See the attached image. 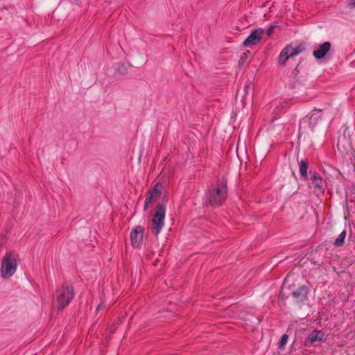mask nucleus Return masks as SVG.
Masks as SVG:
<instances>
[{"instance_id": "nucleus-8", "label": "nucleus", "mask_w": 355, "mask_h": 355, "mask_svg": "<svg viewBox=\"0 0 355 355\" xmlns=\"http://www.w3.org/2000/svg\"><path fill=\"white\" fill-rule=\"evenodd\" d=\"M326 340L324 334L320 330L312 331L304 340V346L311 347L315 342L322 343Z\"/></svg>"}, {"instance_id": "nucleus-2", "label": "nucleus", "mask_w": 355, "mask_h": 355, "mask_svg": "<svg viewBox=\"0 0 355 355\" xmlns=\"http://www.w3.org/2000/svg\"><path fill=\"white\" fill-rule=\"evenodd\" d=\"M18 254L13 251L6 253L1 259V272L3 278H10L17 270Z\"/></svg>"}, {"instance_id": "nucleus-6", "label": "nucleus", "mask_w": 355, "mask_h": 355, "mask_svg": "<svg viewBox=\"0 0 355 355\" xmlns=\"http://www.w3.org/2000/svg\"><path fill=\"white\" fill-rule=\"evenodd\" d=\"M309 173L311 174V182L313 185V192L318 196L323 194L325 189L322 184V177L316 171L312 172L310 171Z\"/></svg>"}, {"instance_id": "nucleus-20", "label": "nucleus", "mask_w": 355, "mask_h": 355, "mask_svg": "<svg viewBox=\"0 0 355 355\" xmlns=\"http://www.w3.org/2000/svg\"><path fill=\"white\" fill-rule=\"evenodd\" d=\"M250 53L249 51H247L245 53H244L240 59V62H243L245 60V59L248 58V54Z\"/></svg>"}, {"instance_id": "nucleus-14", "label": "nucleus", "mask_w": 355, "mask_h": 355, "mask_svg": "<svg viewBox=\"0 0 355 355\" xmlns=\"http://www.w3.org/2000/svg\"><path fill=\"white\" fill-rule=\"evenodd\" d=\"M346 237V231L343 230L338 238L335 240L334 244L336 247H342L344 245L345 239Z\"/></svg>"}, {"instance_id": "nucleus-21", "label": "nucleus", "mask_w": 355, "mask_h": 355, "mask_svg": "<svg viewBox=\"0 0 355 355\" xmlns=\"http://www.w3.org/2000/svg\"><path fill=\"white\" fill-rule=\"evenodd\" d=\"M298 67H299V64H297V67H295V69H294V71H293V78H294L295 79H297V74H298V73H299Z\"/></svg>"}, {"instance_id": "nucleus-17", "label": "nucleus", "mask_w": 355, "mask_h": 355, "mask_svg": "<svg viewBox=\"0 0 355 355\" xmlns=\"http://www.w3.org/2000/svg\"><path fill=\"white\" fill-rule=\"evenodd\" d=\"M159 187H162V185H159V184L157 183L153 187V190L149 192L150 193H153L154 196H157V197L160 194V191L159 190Z\"/></svg>"}, {"instance_id": "nucleus-15", "label": "nucleus", "mask_w": 355, "mask_h": 355, "mask_svg": "<svg viewBox=\"0 0 355 355\" xmlns=\"http://www.w3.org/2000/svg\"><path fill=\"white\" fill-rule=\"evenodd\" d=\"M148 194L144 203V209L145 211L148 209L149 205L157 198V196H154L153 193H150V192H148Z\"/></svg>"}, {"instance_id": "nucleus-24", "label": "nucleus", "mask_w": 355, "mask_h": 355, "mask_svg": "<svg viewBox=\"0 0 355 355\" xmlns=\"http://www.w3.org/2000/svg\"><path fill=\"white\" fill-rule=\"evenodd\" d=\"M101 306H102V303L97 306L96 311H98L100 310V309H101Z\"/></svg>"}, {"instance_id": "nucleus-1", "label": "nucleus", "mask_w": 355, "mask_h": 355, "mask_svg": "<svg viewBox=\"0 0 355 355\" xmlns=\"http://www.w3.org/2000/svg\"><path fill=\"white\" fill-rule=\"evenodd\" d=\"M227 182L225 179L218 180L216 185L209 188L206 198L211 206H220L227 198Z\"/></svg>"}, {"instance_id": "nucleus-18", "label": "nucleus", "mask_w": 355, "mask_h": 355, "mask_svg": "<svg viewBox=\"0 0 355 355\" xmlns=\"http://www.w3.org/2000/svg\"><path fill=\"white\" fill-rule=\"evenodd\" d=\"M118 71L121 73H123V74L125 73V72H126L125 65L124 64H120L118 67Z\"/></svg>"}, {"instance_id": "nucleus-13", "label": "nucleus", "mask_w": 355, "mask_h": 355, "mask_svg": "<svg viewBox=\"0 0 355 355\" xmlns=\"http://www.w3.org/2000/svg\"><path fill=\"white\" fill-rule=\"evenodd\" d=\"M288 48H284L283 50L281 51L279 58H278V62L281 64H284L287 60L291 57L288 54Z\"/></svg>"}, {"instance_id": "nucleus-26", "label": "nucleus", "mask_w": 355, "mask_h": 355, "mask_svg": "<svg viewBox=\"0 0 355 355\" xmlns=\"http://www.w3.org/2000/svg\"><path fill=\"white\" fill-rule=\"evenodd\" d=\"M354 193H355V187L353 189Z\"/></svg>"}, {"instance_id": "nucleus-3", "label": "nucleus", "mask_w": 355, "mask_h": 355, "mask_svg": "<svg viewBox=\"0 0 355 355\" xmlns=\"http://www.w3.org/2000/svg\"><path fill=\"white\" fill-rule=\"evenodd\" d=\"M74 288L71 285L64 284L57 289L55 293V300L58 304V309L63 310L74 297Z\"/></svg>"}, {"instance_id": "nucleus-7", "label": "nucleus", "mask_w": 355, "mask_h": 355, "mask_svg": "<svg viewBox=\"0 0 355 355\" xmlns=\"http://www.w3.org/2000/svg\"><path fill=\"white\" fill-rule=\"evenodd\" d=\"M144 227L138 225L130 232L131 245L134 248H139L143 241Z\"/></svg>"}, {"instance_id": "nucleus-25", "label": "nucleus", "mask_w": 355, "mask_h": 355, "mask_svg": "<svg viewBox=\"0 0 355 355\" xmlns=\"http://www.w3.org/2000/svg\"><path fill=\"white\" fill-rule=\"evenodd\" d=\"M314 110H316V109H315ZM318 112H321V110H317Z\"/></svg>"}, {"instance_id": "nucleus-9", "label": "nucleus", "mask_w": 355, "mask_h": 355, "mask_svg": "<svg viewBox=\"0 0 355 355\" xmlns=\"http://www.w3.org/2000/svg\"><path fill=\"white\" fill-rule=\"evenodd\" d=\"M309 289L306 286H300L291 293V296L296 303L304 302L307 300Z\"/></svg>"}, {"instance_id": "nucleus-22", "label": "nucleus", "mask_w": 355, "mask_h": 355, "mask_svg": "<svg viewBox=\"0 0 355 355\" xmlns=\"http://www.w3.org/2000/svg\"><path fill=\"white\" fill-rule=\"evenodd\" d=\"M309 124H316V118H313V114H312L310 117Z\"/></svg>"}, {"instance_id": "nucleus-4", "label": "nucleus", "mask_w": 355, "mask_h": 355, "mask_svg": "<svg viewBox=\"0 0 355 355\" xmlns=\"http://www.w3.org/2000/svg\"><path fill=\"white\" fill-rule=\"evenodd\" d=\"M165 214V207L161 204L157 205L155 209L151 226V232L156 236L160 233L164 225Z\"/></svg>"}, {"instance_id": "nucleus-11", "label": "nucleus", "mask_w": 355, "mask_h": 355, "mask_svg": "<svg viewBox=\"0 0 355 355\" xmlns=\"http://www.w3.org/2000/svg\"><path fill=\"white\" fill-rule=\"evenodd\" d=\"M299 164V169L301 178L304 180H308V173L307 169L309 168V162L306 159H302L298 162Z\"/></svg>"}, {"instance_id": "nucleus-23", "label": "nucleus", "mask_w": 355, "mask_h": 355, "mask_svg": "<svg viewBox=\"0 0 355 355\" xmlns=\"http://www.w3.org/2000/svg\"><path fill=\"white\" fill-rule=\"evenodd\" d=\"M349 6H355V0H352V1L349 3Z\"/></svg>"}, {"instance_id": "nucleus-12", "label": "nucleus", "mask_w": 355, "mask_h": 355, "mask_svg": "<svg viewBox=\"0 0 355 355\" xmlns=\"http://www.w3.org/2000/svg\"><path fill=\"white\" fill-rule=\"evenodd\" d=\"M285 48H288V54L291 57H293V56L298 55L303 50V48L300 45H298V46H297L295 47H293L292 46V44H290V45L286 46Z\"/></svg>"}, {"instance_id": "nucleus-10", "label": "nucleus", "mask_w": 355, "mask_h": 355, "mask_svg": "<svg viewBox=\"0 0 355 355\" xmlns=\"http://www.w3.org/2000/svg\"><path fill=\"white\" fill-rule=\"evenodd\" d=\"M331 46V44L329 42H325L320 44L318 49L313 52V55L318 60L322 59L330 51Z\"/></svg>"}, {"instance_id": "nucleus-5", "label": "nucleus", "mask_w": 355, "mask_h": 355, "mask_svg": "<svg viewBox=\"0 0 355 355\" xmlns=\"http://www.w3.org/2000/svg\"><path fill=\"white\" fill-rule=\"evenodd\" d=\"M264 30L261 28L252 30L250 35L243 42V46L250 47L261 42Z\"/></svg>"}, {"instance_id": "nucleus-16", "label": "nucleus", "mask_w": 355, "mask_h": 355, "mask_svg": "<svg viewBox=\"0 0 355 355\" xmlns=\"http://www.w3.org/2000/svg\"><path fill=\"white\" fill-rule=\"evenodd\" d=\"M288 336L287 334H284L279 342L278 343V347L279 349H283L285 346V345L286 344L287 341H288Z\"/></svg>"}, {"instance_id": "nucleus-19", "label": "nucleus", "mask_w": 355, "mask_h": 355, "mask_svg": "<svg viewBox=\"0 0 355 355\" xmlns=\"http://www.w3.org/2000/svg\"><path fill=\"white\" fill-rule=\"evenodd\" d=\"M274 28H275V26H270L268 28V30H267V31H266V34H267V35H268V37L271 36V35L273 34V33H274Z\"/></svg>"}]
</instances>
